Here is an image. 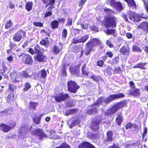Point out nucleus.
Masks as SVG:
<instances>
[{
	"label": "nucleus",
	"mask_w": 148,
	"mask_h": 148,
	"mask_svg": "<svg viewBox=\"0 0 148 148\" xmlns=\"http://www.w3.org/2000/svg\"><path fill=\"white\" fill-rule=\"evenodd\" d=\"M35 60L39 62H43L45 61V57L41 54H38L34 57Z\"/></svg>",
	"instance_id": "obj_16"
},
{
	"label": "nucleus",
	"mask_w": 148,
	"mask_h": 148,
	"mask_svg": "<svg viewBox=\"0 0 148 148\" xmlns=\"http://www.w3.org/2000/svg\"><path fill=\"white\" fill-rule=\"evenodd\" d=\"M138 68L142 69H145L144 66L146 65V63H141L138 64Z\"/></svg>",
	"instance_id": "obj_48"
},
{
	"label": "nucleus",
	"mask_w": 148,
	"mask_h": 148,
	"mask_svg": "<svg viewBox=\"0 0 148 148\" xmlns=\"http://www.w3.org/2000/svg\"><path fill=\"white\" fill-rule=\"evenodd\" d=\"M114 6L116 7L119 10H121L122 9L123 6L120 2H117Z\"/></svg>",
	"instance_id": "obj_36"
},
{
	"label": "nucleus",
	"mask_w": 148,
	"mask_h": 148,
	"mask_svg": "<svg viewBox=\"0 0 148 148\" xmlns=\"http://www.w3.org/2000/svg\"><path fill=\"white\" fill-rule=\"evenodd\" d=\"M54 97L56 101L59 102L62 101H63L67 98H69V96L68 94L62 93L59 94Z\"/></svg>",
	"instance_id": "obj_10"
},
{
	"label": "nucleus",
	"mask_w": 148,
	"mask_h": 148,
	"mask_svg": "<svg viewBox=\"0 0 148 148\" xmlns=\"http://www.w3.org/2000/svg\"><path fill=\"white\" fill-rule=\"evenodd\" d=\"M104 62L102 60H99L97 62V66L102 67L103 65Z\"/></svg>",
	"instance_id": "obj_53"
},
{
	"label": "nucleus",
	"mask_w": 148,
	"mask_h": 148,
	"mask_svg": "<svg viewBox=\"0 0 148 148\" xmlns=\"http://www.w3.org/2000/svg\"><path fill=\"white\" fill-rule=\"evenodd\" d=\"M12 25V23L11 20H9L8 22H7L5 24V27L6 29H9L11 27Z\"/></svg>",
	"instance_id": "obj_37"
},
{
	"label": "nucleus",
	"mask_w": 148,
	"mask_h": 148,
	"mask_svg": "<svg viewBox=\"0 0 148 148\" xmlns=\"http://www.w3.org/2000/svg\"><path fill=\"white\" fill-rule=\"evenodd\" d=\"M16 88V86L14 85L10 84L9 85V89L11 91H13Z\"/></svg>",
	"instance_id": "obj_50"
},
{
	"label": "nucleus",
	"mask_w": 148,
	"mask_h": 148,
	"mask_svg": "<svg viewBox=\"0 0 148 148\" xmlns=\"http://www.w3.org/2000/svg\"><path fill=\"white\" fill-rule=\"evenodd\" d=\"M40 44L45 47H47L49 45V42L47 38H45L42 39L40 42Z\"/></svg>",
	"instance_id": "obj_23"
},
{
	"label": "nucleus",
	"mask_w": 148,
	"mask_h": 148,
	"mask_svg": "<svg viewBox=\"0 0 148 148\" xmlns=\"http://www.w3.org/2000/svg\"><path fill=\"white\" fill-rule=\"evenodd\" d=\"M138 16L140 17V18H143L145 19H147L148 17L147 16H145L144 14H143L142 15H138Z\"/></svg>",
	"instance_id": "obj_62"
},
{
	"label": "nucleus",
	"mask_w": 148,
	"mask_h": 148,
	"mask_svg": "<svg viewBox=\"0 0 148 148\" xmlns=\"http://www.w3.org/2000/svg\"><path fill=\"white\" fill-rule=\"evenodd\" d=\"M19 74L21 77L23 78H28L31 77L32 75H29L26 71H22L19 73Z\"/></svg>",
	"instance_id": "obj_22"
},
{
	"label": "nucleus",
	"mask_w": 148,
	"mask_h": 148,
	"mask_svg": "<svg viewBox=\"0 0 148 148\" xmlns=\"http://www.w3.org/2000/svg\"><path fill=\"white\" fill-rule=\"evenodd\" d=\"M106 55L107 57H108L110 58H112L113 56V54L110 51L107 52L106 53Z\"/></svg>",
	"instance_id": "obj_58"
},
{
	"label": "nucleus",
	"mask_w": 148,
	"mask_h": 148,
	"mask_svg": "<svg viewBox=\"0 0 148 148\" xmlns=\"http://www.w3.org/2000/svg\"><path fill=\"white\" fill-rule=\"evenodd\" d=\"M79 121L78 120H75L73 121L72 120L70 119L67 121L68 125L71 128H72L76 125H78L79 123Z\"/></svg>",
	"instance_id": "obj_18"
},
{
	"label": "nucleus",
	"mask_w": 148,
	"mask_h": 148,
	"mask_svg": "<svg viewBox=\"0 0 148 148\" xmlns=\"http://www.w3.org/2000/svg\"><path fill=\"white\" fill-rule=\"evenodd\" d=\"M126 105V102L124 101H121L115 104L110 109L108 110L106 112V115H110L115 113L117 110Z\"/></svg>",
	"instance_id": "obj_4"
},
{
	"label": "nucleus",
	"mask_w": 148,
	"mask_h": 148,
	"mask_svg": "<svg viewBox=\"0 0 148 148\" xmlns=\"http://www.w3.org/2000/svg\"><path fill=\"white\" fill-rule=\"evenodd\" d=\"M89 38V36L88 35H85L80 39L81 42L84 43L86 41V40Z\"/></svg>",
	"instance_id": "obj_43"
},
{
	"label": "nucleus",
	"mask_w": 148,
	"mask_h": 148,
	"mask_svg": "<svg viewBox=\"0 0 148 148\" xmlns=\"http://www.w3.org/2000/svg\"><path fill=\"white\" fill-rule=\"evenodd\" d=\"M86 64H84L82 68V72L83 75H88L89 72L86 69Z\"/></svg>",
	"instance_id": "obj_29"
},
{
	"label": "nucleus",
	"mask_w": 148,
	"mask_h": 148,
	"mask_svg": "<svg viewBox=\"0 0 148 148\" xmlns=\"http://www.w3.org/2000/svg\"><path fill=\"white\" fill-rule=\"evenodd\" d=\"M47 75V73L46 71L43 69L39 71L37 74V79L40 81L43 82Z\"/></svg>",
	"instance_id": "obj_11"
},
{
	"label": "nucleus",
	"mask_w": 148,
	"mask_h": 148,
	"mask_svg": "<svg viewBox=\"0 0 148 148\" xmlns=\"http://www.w3.org/2000/svg\"><path fill=\"white\" fill-rule=\"evenodd\" d=\"M34 51L36 54H41L44 51V49L40 48L38 45H36L34 47Z\"/></svg>",
	"instance_id": "obj_24"
},
{
	"label": "nucleus",
	"mask_w": 148,
	"mask_h": 148,
	"mask_svg": "<svg viewBox=\"0 0 148 148\" xmlns=\"http://www.w3.org/2000/svg\"><path fill=\"white\" fill-rule=\"evenodd\" d=\"M101 42L96 38L90 39L86 44V48L85 51V55L88 56L92 51L96 45L101 44Z\"/></svg>",
	"instance_id": "obj_3"
},
{
	"label": "nucleus",
	"mask_w": 148,
	"mask_h": 148,
	"mask_svg": "<svg viewBox=\"0 0 148 148\" xmlns=\"http://www.w3.org/2000/svg\"><path fill=\"white\" fill-rule=\"evenodd\" d=\"M32 126H31L29 128H26V126L22 127L20 129V134L25 133L27 132L30 131L32 134H35L38 136L40 139H42L44 137H46V135L44 132L41 129H38L35 130L32 128Z\"/></svg>",
	"instance_id": "obj_2"
},
{
	"label": "nucleus",
	"mask_w": 148,
	"mask_h": 148,
	"mask_svg": "<svg viewBox=\"0 0 148 148\" xmlns=\"http://www.w3.org/2000/svg\"><path fill=\"white\" fill-rule=\"evenodd\" d=\"M106 140L108 142H111L112 140L113 132L111 131H109L107 133Z\"/></svg>",
	"instance_id": "obj_25"
},
{
	"label": "nucleus",
	"mask_w": 148,
	"mask_h": 148,
	"mask_svg": "<svg viewBox=\"0 0 148 148\" xmlns=\"http://www.w3.org/2000/svg\"><path fill=\"white\" fill-rule=\"evenodd\" d=\"M51 24L52 28L53 29H55L58 28V21L55 20L53 21H52Z\"/></svg>",
	"instance_id": "obj_30"
},
{
	"label": "nucleus",
	"mask_w": 148,
	"mask_h": 148,
	"mask_svg": "<svg viewBox=\"0 0 148 148\" xmlns=\"http://www.w3.org/2000/svg\"><path fill=\"white\" fill-rule=\"evenodd\" d=\"M147 127L144 126V132L142 134L143 138V139L144 137L147 133Z\"/></svg>",
	"instance_id": "obj_56"
},
{
	"label": "nucleus",
	"mask_w": 148,
	"mask_h": 148,
	"mask_svg": "<svg viewBox=\"0 0 148 148\" xmlns=\"http://www.w3.org/2000/svg\"><path fill=\"white\" fill-rule=\"evenodd\" d=\"M67 87L69 91L74 93L77 92V90L79 88L75 82L72 80L68 82Z\"/></svg>",
	"instance_id": "obj_6"
},
{
	"label": "nucleus",
	"mask_w": 148,
	"mask_h": 148,
	"mask_svg": "<svg viewBox=\"0 0 148 148\" xmlns=\"http://www.w3.org/2000/svg\"><path fill=\"white\" fill-rule=\"evenodd\" d=\"M105 25L106 27H108L110 26L116 27V18L114 16L108 15L105 17Z\"/></svg>",
	"instance_id": "obj_5"
},
{
	"label": "nucleus",
	"mask_w": 148,
	"mask_h": 148,
	"mask_svg": "<svg viewBox=\"0 0 148 148\" xmlns=\"http://www.w3.org/2000/svg\"><path fill=\"white\" fill-rule=\"evenodd\" d=\"M81 26L84 29H87L88 27V25L87 24H82Z\"/></svg>",
	"instance_id": "obj_59"
},
{
	"label": "nucleus",
	"mask_w": 148,
	"mask_h": 148,
	"mask_svg": "<svg viewBox=\"0 0 148 148\" xmlns=\"http://www.w3.org/2000/svg\"><path fill=\"white\" fill-rule=\"evenodd\" d=\"M105 32L107 35L112 34L114 33L115 32V29H107Z\"/></svg>",
	"instance_id": "obj_40"
},
{
	"label": "nucleus",
	"mask_w": 148,
	"mask_h": 148,
	"mask_svg": "<svg viewBox=\"0 0 148 148\" xmlns=\"http://www.w3.org/2000/svg\"><path fill=\"white\" fill-rule=\"evenodd\" d=\"M10 114V111L6 109L4 111H1L0 112V116H6Z\"/></svg>",
	"instance_id": "obj_31"
},
{
	"label": "nucleus",
	"mask_w": 148,
	"mask_h": 148,
	"mask_svg": "<svg viewBox=\"0 0 148 148\" xmlns=\"http://www.w3.org/2000/svg\"><path fill=\"white\" fill-rule=\"evenodd\" d=\"M86 0H81V1L79 2L78 5L79 6H81L85 3L86 2Z\"/></svg>",
	"instance_id": "obj_61"
},
{
	"label": "nucleus",
	"mask_w": 148,
	"mask_h": 148,
	"mask_svg": "<svg viewBox=\"0 0 148 148\" xmlns=\"http://www.w3.org/2000/svg\"><path fill=\"white\" fill-rule=\"evenodd\" d=\"M21 59H22L23 62L27 64H31L33 62L32 56L29 54L22 53L18 56Z\"/></svg>",
	"instance_id": "obj_7"
},
{
	"label": "nucleus",
	"mask_w": 148,
	"mask_h": 148,
	"mask_svg": "<svg viewBox=\"0 0 148 148\" xmlns=\"http://www.w3.org/2000/svg\"><path fill=\"white\" fill-rule=\"evenodd\" d=\"M117 2H115L114 0H110L109 1L107 2V4L112 6H114Z\"/></svg>",
	"instance_id": "obj_46"
},
{
	"label": "nucleus",
	"mask_w": 148,
	"mask_h": 148,
	"mask_svg": "<svg viewBox=\"0 0 148 148\" xmlns=\"http://www.w3.org/2000/svg\"><path fill=\"white\" fill-rule=\"evenodd\" d=\"M26 33L21 30H18L14 36L13 40L15 41H19L22 38H24L25 35Z\"/></svg>",
	"instance_id": "obj_9"
},
{
	"label": "nucleus",
	"mask_w": 148,
	"mask_h": 148,
	"mask_svg": "<svg viewBox=\"0 0 148 148\" xmlns=\"http://www.w3.org/2000/svg\"><path fill=\"white\" fill-rule=\"evenodd\" d=\"M11 127L6 124L3 123H0V130L4 132H7L9 131Z\"/></svg>",
	"instance_id": "obj_15"
},
{
	"label": "nucleus",
	"mask_w": 148,
	"mask_h": 148,
	"mask_svg": "<svg viewBox=\"0 0 148 148\" xmlns=\"http://www.w3.org/2000/svg\"><path fill=\"white\" fill-rule=\"evenodd\" d=\"M138 28L148 31V23L146 22H143L140 25L138 26Z\"/></svg>",
	"instance_id": "obj_21"
},
{
	"label": "nucleus",
	"mask_w": 148,
	"mask_h": 148,
	"mask_svg": "<svg viewBox=\"0 0 148 148\" xmlns=\"http://www.w3.org/2000/svg\"><path fill=\"white\" fill-rule=\"evenodd\" d=\"M52 14V12L51 11H47L44 17L46 18L48 16H50Z\"/></svg>",
	"instance_id": "obj_55"
},
{
	"label": "nucleus",
	"mask_w": 148,
	"mask_h": 148,
	"mask_svg": "<svg viewBox=\"0 0 148 148\" xmlns=\"http://www.w3.org/2000/svg\"><path fill=\"white\" fill-rule=\"evenodd\" d=\"M70 71L73 75H77L79 73V70L77 69L70 67Z\"/></svg>",
	"instance_id": "obj_34"
},
{
	"label": "nucleus",
	"mask_w": 148,
	"mask_h": 148,
	"mask_svg": "<svg viewBox=\"0 0 148 148\" xmlns=\"http://www.w3.org/2000/svg\"><path fill=\"white\" fill-rule=\"evenodd\" d=\"M99 122L98 119L94 120L92 121V125L91 126V128L93 130H97L99 127Z\"/></svg>",
	"instance_id": "obj_19"
},
{
	"label": "nucleus",
	"mask_w": 148,
	"mask_h": 148,
	"mask_svg": "<svg viewBox=\"0 0 148 148\" xmlns=\"http://www.w3.org/2000/svg\"><path fill=\"white\" fill-rule=\"evenodd\" d=\"M33 3L32 2H26V9L28 11H30L32 9Z\"/></svg>",
	"instance_id": "obj_28"
},
{
	"label": "nucleus",
	"mask_w": 148,
	"mask_h": 148,
	"mask_svg": "<svg viewBox=\"0 0 148 148\" xmlns=\"http://www.w3.org/2000/svg\"><path fill=\"white\" fill-rule=\"evenodd\" d=\"M128 92L127 93L130 95L136 97H139L141 93L140 90L138 88L132 89L131 90H129Z\"/></svg>",
	"instance_id": "obj_12"
},
{
	"label": "nucleus",
	"mask_w": 148,
	"mask_h": 148,
	"mask_svg": "<svg viewBox=\"0 0 148 148\" xmlns=\"http://www.w3.org/2000/svg\"><path fill=\"white\" fill-rule=\"evenodd\" d=\"M41 117L40 116H37L33 118V121L36 124H38L40 119Z\"/></svg>",
	"instance_id": "obj_44"
},
{
	"label": "nucleus",
	"mask_w": 148,
	"mask_h": 148,
	"mask_svg": "<svg viewBox=\"0 0 148 148\" xmlns=\"http://www.w3.org/2000/svg\"><path fill=\"white\" fill-rule=\"evenodd\" d=\"M14 98V95L13 93H11L9 94L7 100L9 102L13 101Z\"/></svg>",
	"instance_id": "obj_39"
},
{
	"label": "nucleus",
	"mask_w": 148,
	"mask_h": 148,
	"mask_svg": "<svg viewBox=\"0 0 148 148\" xmlns=\"http://www.w3.org/2000/svg\"><path fill=\"white\" fill-rule=\"evenodd\" d=\"M78 148H96L92 144L88 142H84L80 144Z\"/></svg>",
	"instance_id": "obj_14"
},
{
	"label": "nucleus",
	"mask_w": 148,
	"mask_h": 148,
	"mask_svg": "<svg viewBox=\"0 0 148 148\" xmlns=\"http://www.w3.org/2000/svg\"><path fill=\"white\" fill-rule=\"evenodd\" d=\"M67 31L66 29H63L62 32V35L63 37L64 38H66L67 37Z\"/></svg>",
	"instance_id": "obj_47"
},
{
	"label": "nucleus",
	"mask_w": 148,
	"mask_h": 148,
	"mask_svg": "<svg viewBox=\"0 0 148 148\" xmlns=\"http://www.w3.org/2000/svg\"><path fill=\"white\" fill-rule=\"evenodd\" d=\"M111 67L110 66H108L106 69H105L104 71H106L109 74H111L112 73Z\"/></svg>",
	"instance_id": "obj_54"
},
{
	"label": "nucleus",
	"mask_w": 148,
	"mask_h": 148,
	"mask_svg": "<svg viewBox=\"0 0 148 148\" xmlns=\"http://www.w3.org/2000/svg\"><path fill=\"white\" fill-rule=\"evenodd\" d=\"M72 42L74 44L81 42L80 39H78L77 38H74L72 40Z\"/></svg>",
	"instance_id": "obj_51"
},
{
	"label": "nucleus",
	"mask_w": 148,
	"mask_h": 148,
	"mask_svg": "<svg viewBox=\"0 0 148 148\" xmlns=\"http://www.w3.org/2000/svg\"><path fill=\"white\" fill-rule=\"evenodd\" d=\"M127 37L128 38H131L133 37V35L130 33H126Z\"/></svg>",
	"instance_id": "obj_64"
},
{
	"label": "nucleus",
	"mask_w": 148,
	"mask_h": 148,
	"mask_svg": "<svg viewBox=\"0 0 148 148\" xmlns=\"http://www.w3.org/2000/svg\"><path fill=\"white\" fill-rule=\"evenodd\" d=\"M62 47H59L56 45H54L53 48V51L54 52L57 54L62 49Z\"/></svg>",
	"instance_id": "obj_33"
},
{
	"label": "nucleus",
	"mask_w": 148,
	"mask_h": 148,
	"mask_svg": "<svg viewBox=\"0 0 148 148\" xmlns=\"http://www.w3.org/2000/svg\"><path fill=\"white\" fill-rule=\"evenodd\" d=\"M119 51L123 55H128L129 54L130 50L128 47L124 46L120 49Z\"/></svg>",
	"instance_id": "obj_17"
},
{
	"label": "nucleus",
	"mask_w": 148,
	"mask_h": 148,
	"mask_svg": "<svg viewBox=\"0 0 148 148\" xmlns=\"http://www.w3.org/2000/svg\"><path fill=\"white\" fill-rule=\"evenodd\" d=\"M19 73L16 71H13L10 73L11 78L14 82H19L20 79Z\"/></svg>",
	"instance_id": "obj_13"
},
{
	"label": "nucleus",
	"mask_w": 148,
	"mask_h": 148,
	"mask_svg": "<svg viewBox=\"0 0 148 148\" xmlns=\"http://www.w3.org/2000/svg\"><path fill=\"white\" fill-rule=\"evenodd\" d=\"M128 4V6L133 9H135L136 7V5L134 0H125Z\"/></svg>",
	"instance_id": "obj_20"
},
{
	"label": "nucleus",
	"mask_w": 148,
	"mask_h": 148,
	"mask_svg": "<svg viewBox=\"0 0 148 148\" xmlns=\"http://www.w3.org/2000/svg\"><path fill=\"white\" fill-rule=\"evenodd\" d=\"M132 50L133 51L139 52L141 51L140 49V48L137 46L136 45L133 46Z\"/></svg>",
	"instance_id": "obj_38"
},
{
	"label": "nucleus",
	"mask_w": 148,
	"mask_h": 148,
	"mask_svg": "<svg viewBox=\"0 0 148 148\" xmlns=\"http://www.w3.org/2000/svg\"><path fill=\"white\" fill-rule=\"evenodd\" d=\"M2 66L3 67V70H0V74L3 75L4 73L7 71V67L4 64L2 65Z\"/></svg>",
	"instance_id": "obj_35"
},
{
	"label": "nucleus",
	"mask_w": 148,
	"mask_h": 148,
	"mask_svg": "<svg viewBox=\"0 0 148 148\" xmlns=\"http://www.w3.org/2000/svg\"><path fill=\"white\" fill-rule=\"evenodd\" d=\"M31 86L30 84L28 82L26 83L25 85V88L23 89L24 91H27L31 88Z\"/></svg>",
	"instance_id": "obj_41"
},
{
	"label": "nucleus",
	"mask_w": 148,
	"mask_h": 148,
	"mask_svg": "<svg viewBox=\"0 0 148 148\" xmlns=\"http://www.w3.org/2000/svg\"><path fill=\"white\" fill-rule=\"evenodd\" d=\"M123 116L121 113L117 116L116 119V121L119 125H120L123 121Z\"/></svg>",
	"instance_id": "obj_26"
},
{
	"label": "nucleus",
	"mask_w": 148,
	"mask_h": 148,
	"mask_svg": "<svg viewBox=\"0 0 148 148\" xmlns=\"http://www.w3.org/2000/svg\"><path fill=\"white\" fill-rule=\"evenodd\" d=\"M38 104L37 103H35L31 101L29 103L30 107L33 110H35Z\"/></svg>",
	"instance_id": "obj_32"
},
{
	"label": "nucleus",
	"mask_w": 148,
	"mask_h": 148,
	"mask_svg": "<svg viewBox=\"0 0 148 148\" xmlns=\"http://www.w3.org/2000/svg\"><path fill=\"white\" fill-rule=\"evenodd\" d=\"M119 58L118 56H116L113 58L112 60V63L113 64H116L119 62Z\"/></svg>",
	"instance_id": "obj_42"
},
{
	"label": "nucleus",
	"mask_w": 148,
	"mask_h": 148,
	"mask_svg": "<svg viewBox=\"0 0 148 148\" xmlns=\"http://www.w3.org/2000/svg\"><path fill=\"white\" fill-rule=\"evenodd\" d=\"M106 43L110 47H113V45L112 43H111L110 41L109 40H108L107 41Z\"/></svg>",
	"instance_id": "obj_63"
},
{
	"label": "nucleus",
	"mask_w": 148,
	"mask_h": 148,
	"mask_svg": "<svg viewBox=\"0 0 148 148\" xmlns=\"http://www.w3.org/2000/svg\"><path fill=\"white\" fill-rule=\"evenodd\" d=\"M104 11L105 12H107L108 14L114 13V12L112 10L109 9H105Z\"/></svg>",
	"instance_id": "obj_57"
},
{
	"label": "nucleus",
	"mask_w": 148,
	"mask_h": 148,
	"mask_svg": "<svg viewBox=\"0 0 148 148\" xmlns=\"http://www.w3.org/2000/svg\"><path fill=\"white\" fill-rule=\"evenodd\" d=\"M72 18H69L67 19V23L66 24V25L67 26L72 25Z\"/></svg>",
	"instance_id": "obj_49"
},
{
	"label": "nucleus",
	"mask_w": 148,
	"mask_h": 148,
	"mask_svg": "<svg viewBox=\"0 0 148 148\" xmlns=\"http://www.w3.org/2000/svg\"><path fill=\"white\" fill-rule=\"evenodd\" d=\"M34 25L36 27H41L43 26V24L40 22H36L34 23Z\"/></svg>",
	"instance_id": "obj_45"
},
{
	"label": "nucleus",
	"mask_w": 148,
	"mask_h": 148,
	"mask_svg": "<svg viewBox=\"0 0 148 148\" xmlns=\"http://www.w3.org/2000/svg\"><path fill=\"white\" fill-rule=\"evenodd\" d=\"M121 71V70L120 67H118L115 69L114 72L115 73H120Z\"/></svg>",
	"instance_id": "obj_52"
},
{
	"label": "nucleus",
	"mask_w": 148,
	"mask_h": 148,
	"mask_svg": "<svg viewBox=\"0 0 148 148\" xmlns=\"http://www.w3.org/2000/svg\"><path fill=\"white\" fill-rule=\"evenodd\" d=\"M77 111V110L75 109L68 110L65 112L64 114L66 116H68L75 112Z\"/></svg>",
	"instance_id": "obj_27"
},
{
	"label": "nucleus",
	"mask_w": 148,
	"mask_h": 148,
	"mask_svg": "<svg viewBox=\"0 0 148 148\" xmlns=\"http://www.w3.org/2000/svg\"><path fill=\"white\" fill-rule=\"evenodd\" d=\"M129 84L130 87L132 89H133V88H135V85L134 82L132 81H130L129 82Z\"/></svg>",
	"instance_id": "obj_60"
},
{
	"label": "nucleus",
	"mask_w": 148,
	"mask_h": 148,
	"mask_svg": "<svg viewBox=\"0 0 148 148\" xmlns=\"http://www.w3.org/2000/svg\"><path fill=\"white\" fill-rule=\"evenodd\" d=\"M124 96V95L123 93H119L116 94L111 95L107 99H105L103 97H100L97 102L90 106V109L88 110V113L89 114H91L94 112L97 113V108L101 104H107L115 99L123 97Z\"/></svg>",
	"instance_id": "obj_1"
},
{
	"label": "nucleus",
	"mask_w": 148,
	"mask_h": 148,
	"mask_svg": "<svg viewBox=\"0 0 148 148\" xmlns=\"http://www.w3.org/2000/svg\"><path fill=\"white\" fill-rule=\"evenodd\" d=\"M129 17L130 21L128 20L125 14L123 15L125 20L126 21H128L131 23V21L134 22L135 21H140V17L136 13L130 12H129Z\"/></svg>",
	"instance_id": "obj_8"
}]
</instances>
